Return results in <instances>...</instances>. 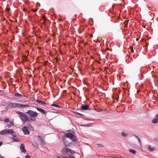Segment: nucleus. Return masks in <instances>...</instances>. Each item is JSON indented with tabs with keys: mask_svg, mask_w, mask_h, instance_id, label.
<instances>
[{
	"mask_svg": "<svg viewBox=\"0 0 158 158\" xmlns=\"http://www.w3.org/2000/svg\"><path fill=\"white\" fill-rule=\"evenodd\" d=\"M26 113L29 115L30 120L32 121L35 120V117L38 115L37 113L30 110H28Z\"/></svg>",
	"mask_w": 158,
	"mask_h": 158,
	"instance_id": "nucleus-1",
	"label": "nucleus"
},
{
	"mask_svg": "<svg viewBox=\"0 0 158 158\" xmlns=\"http://www.w3.org/2000/svg\"><path fill=\"white\" fill-rule=\"evenodd\" d=\"M16 113L19 115V117L24 123L28 121L29 120L28 117L25 113L19 111H17Z\"/></svg>",
	"mask_w": 158,
	"mask_h": 158,
	"instance_id": "nucleus-2",
	"label": "nucleus"
},
{
	"mask_svg": "<svg viewBox=\"0 0 158 158\" xmlns=\"http://www.w3.org/2000/svg\"><path fill=\"white\" fill-rule=\"evenodd\" d=\"M14 133L13 130L12 129H5L2 130L0 132V134L1 135H4L6 134H13Z\"/></svg>",
	"mask_w": 158,
	"mask_h": 158,
	"instance_id": "nucleus-3",
	"label": "nucleus"
},
{
	"mask_svg": "<svg viewBox=\"0 0 158 158\" xmlns=\"http://www.w3.org/2000/svg\"><path fill=\"white\" fill-rule=\"evenodd\" d=\"M65 137L69 138L73 141H75L76 140V137L72 133H66L64 135Z\"/></svg>",
	"mask_w": 158,
	"mask_h": 158,
	"instance_id": "nucleus-4",
	"label": "nucleus"
},
{
	"mask_svg": "<svg viewBox=\"0 0 158 158\" xmlns=\"http://www.w3.org/2000/svg\"><path fill=\"white\" fill-rule=\"evenodd\" d=\"M28 106L27 105L22 104L19 103H14L13 105V108H16L18 107H20L22 108H25V107Z\"/></svg>",
	"mask_w": 158,
	"mask_h": 158,
	"instance_id": "nucleus-5",
	"label": "nucleus"
},
{
	"mask_svg": "<svg viewBox=\"0 0 158 158\" xmlns=\"http://www.w3.org/2000/svg\"><path fill=\"white\" fill-rule=\"evenodd\" d=\"M69 148H63L61 151V153L63 155H65L68 153Z\"/></svg>",
	"mask_w": 158,
	"mask_h": 158,
	"instance_id": "nucleus-6",
	"label": "nucleus"
},
{
	"mask_svg": "<svg viewBox=\"0 0 158 158\" xmlns=\"http://www.w3.org/2000/svg\"><path fill=\"white\" fill-rule=\"evenodd\" d=\"M20 149L21 150V152L25 153L27 151L25 149V146L24 144H21L20 147Z\"/></svg>",
	"mask_w": 158,
	"mask_h": 158,
	"instance_id": "nucleus-7",
	"label": "nucleus"
},
{
	"mask_svg": "<svg viewBox=\"0 0 158 158\" xmlns=\"http://www.w3.org/2000/svg\"><path fill=\"white\" fill-rule=\"evenodd\" d=\"M81 109L83 110H87L89 109V106L87 105L82 104L81 106Z\"/></svg>",
	"mask_w": 158,
	"mask_h": 158,
	"instance_id": "nucleus-8",
	"label": "nucleus"
},
{
	"mask_svg": "<svg viewBox=\"0 0 158 158\" xmlns=\"http://www.w3.org/2000/svg\"><path fill=\"white\" fill-rule=\"evenodd\" d=\"M22 130L23 132L24 133V134L26 135H28L29 134L30 132L27 130V127H24L23 128Z\"/></svg>",
	"mask_w": 158,
	"mask_h": 158,
	"instance_id": "nucleus-9",
	"label": "nucleus"
},
{
	"mask_svg": "<svg viewBox=\"0 0 158 158\" xmlns=\"http://www.w3.org/2000/svg\"><path fill=\"white\" fill-rule=\"evenodd\" d=\"M51 108H54V109H59L60 108V106L54 104H51Z\"/></svg>",
	"mask_w": 158,
	"mask_h": 158,
	"instance_id": "nucleus-10",
	"label": "nucleus"
},
{
	"mask_svg": "<svg viewBox=\"0 0 158 158\" xmlns=\"http://www.w3.org/2000/svg\"><path fill=\"white\" fill-rule=\"evenodd\" d=\"M152 122L153 123H158V114L156 115L155 117L152 120Z\"/></svg>",
	"mask_w": 158,
	"mask_h": 158,
	"instance_id": "nucleus-11",
	"label": "nucleus"
},
{
	"mask_svg": "<svg viewBox=\"0 0 158 158\" xmlns=\"http://www.w3.org/2000/svg\"><path fill=\"white\" fill-rule=\"evenodd\" d=\"M75 153V152L73 150H71L69 148V149L68 155L70 156L73 155Z\"/></svg>",
	"mask_w": 158,
	"mask_h": 158,
	"instance_id": "nucleus-12",
	"label": "nucleus"
},
{
	"mask_svg": "<svg viewBox=\"0 0 158 158\" xmlns=\"http://www.w3.org/2000/svg\"><path fill=\"white\" fill-rule=\"evenodd\" d=\"M15 97L18 98V99H21L23 97V95L20 94H15Z\"/></svg>",
	"mask_w": 158,
	"mask_h": 158,
	"instance_id": "nucleus-13",
	"label": "nucleus"
},
{
	"mask_svg": "<svg viewBox=\"0 0 158 158\" xmlns=\"http://www.w3.org/2000/svg\"><path fill=\"white\" fill-rule=\"evenodd\" d=\"M35 102L41 105H46V103L45 102L40 100H36Z\"/></svg>",
	"mask_w": 158,
	"mask_h": 158,
	"instance_id": "nucleus-14",
	"label": "nucleus"
},
{
	"mask_svg": "<svg viewBox=\"0 0 158 158\" xmlns=\"http://www.w3.org/2000/svg\"><path fill=\"white\" fill-rule=\"evenodd\" d=\"M36 109L39 111L42 112L44 114H45V112L44 110L38 107H37Z\"/></svg>",
	"mask_w": 158,
	"mask_h": 158,
	"instance_id": "nucleus-15",
	"label": "nucleus"
},
{
	"mask_svg": "<svg viewBox=\"0 0 158 158\" xmlns=\"http://www.w3.org/2000/svg\"><path fill=\"white\" fill-rule=\"evenodd\" d=\"M38 137H39V139L41 140L40 143H41V144H44V140L42 139V138L40 136H38Z\"/></svg>",
	"mask_w": 158,
	"mask_h": 158,
	"instance_id": "nucleus-16",
	"label": "nucleus"
},
{
	"mask_svg": "<svg viewBox=\"0 0 158 158\" xmlns=\"http://www.w3.org/2000/svg\"><path fill=\"white\" fill-rule=\"evenodd\" d=\"M14 103H12L11 102H10L8 104V105L10 107H11L13 108V105Z\"/></svg>",
	"mask_w": 158,
	"mask_h": 158,
	"instance_id": "nucleus-17",
	"label": "nucleus"
},
{
	"mask_svg": "<svg viewBox=\"0 0 158 158\" xmlns=\"http://www.w3.org/2000/svg\"><path fill=\"white\" fill-rule=\"evenodd\" d=\"M129 151L130 152H131L134 154H135L136 153V151L134 149H130Z\"/></svg>",
	"mask_w": 158,
	"mask_h": 158,
	"instance_id": "nucleus-18",
	"label": "nucleus"
},
{
	"mask_svg": "<svg viewBox=\"0 0 158 158\" xmlns=\"http://www.w3.org/2000/svg\"><path fill=\"white\" fill-rule=\"evenodd\" d=\"M73 113H74L75 114H76L77 115H78L81 116H83V115L82 114L78 113L76 112H73Z\"/></svg>",
	"mask_w": 158,
	"mask_h": 158,
	"instance_id": "nucleus-19",
	"label": "nucleus"
},
{
	"mask_svg": "<svg viewBox=\"0 0 158 158\" xmlns=\"http://www.w3.org/2000/svg\"><path fill=\"white\" fill-rule=\"evenodd\" d=\"M154 148H152L150 146H149L148 147V149L150 151H152L154 149Z\"/></svg>",
	"mask_w": 158,
	"mask_h": 158,
	"instance_id": "nucleus-20",
	"label": "nucleus"
},
{
	"mask_svg": "<svg viewBox=\"0 0 158 158\" xmlns=\"http://www.w3.org/2000/svg\"><path fill=\"white\" fill-rule=\"evenodd\" d=\"M13 139L14 141H15V142H18L19 141V140L18 139L16 138V137L15 138H13Z\"/></svg>",
	"mask_w": 158,
	"mask_h": 158,
	"instance_id": "nucleus-21",
	"label": "nucleus"
},
{
	"mask_svg": "<svg viewBox=\"0 0 158 158\" xmlns=\"http://www.w3.org/2000/svg\"><path fill=\"white\" fill-rule=\"evenodd\" d=\"M122 135L124 137H126L128 136V135L127 134L125 133L124 132H123L122 133Z\"/></svg>",
	"mask_w": 158,
	"mask_h": 158,
	"instance_id": "nucleus-22",
	"label": "nucleus"
},
{
	"mask_svg": "<svg viewBox=\"0 0 158 158\" xmlns=\"http://www.w3.org/2000/svg\"><path fill=\"white\" fill-rule=\"evenodd\" d=\"M135 137L137 139V141L139 142V144H140V140L139 139L137 136H136Z\"/></svg>",
	"mask_w": 158,
	"mask_h": 158,
	"instance_id": "nucleus-23",
	"label": "nucleus"
},
{
	"mask_svg": "<svg viewBox=\"0 0 158 158\" xmlns=\"http://www.w3.org/2000/svg\"><path fill=\"white\" fill-rule=\"evenodd\" d=\"M5 121L7 123H8L9 122V119H5Z\"/></svg>",
	"mask_w": 158,
	"mask_h": 158,
	"instance_id": "nucleus-24",
	"label": "nucleus"
},
{
	"mask_svg": "<svg viewBox=\"0 0 158 158\" xmlns=\"http://www.w3.org/2000/svg\"><path fill=\"white\" fill-rule=\"evenodd\" d=\"M154 141L156 143H158V138H156L154 139Z\"/></svg>",
	"mask_w": 158,
	"mask_h": 158,
	"instance_id": "nucleus-25",
	"label": "nucleus"
},
{
	"mask_svg": "<svg viewBox=\"0 0 158 158\" xmlns=\"http://www.w3.org/2000/svg\"><path fill=\"white\" fill-rule=\"evenodd\" d=\"M7 127L8 128H10L11 127V125L10 124H7Z\"/></svg>",
	"mask_w": 158,
	"mask_h": 158,
	"instance_id": "nucleus-26",
	"label": "nucleus"
},
{
	"mask_svg": "<svg viewBox=\"0 0 158 158\" xmlns=\"http://www.w3.org/2000/svg\"><path fill=\"white\" fill-rule=\"evenodd\" d=\"M57 157L58 158H64V156H57Z\"/></svg>",
	"mask_w": 158,
	"mask_h": 158,
	"instance_id": "nucleus-27",
	"label": "nucleus"
},
{
	"mask_svg": "<svg viewBox=\"0 0 158 158\" xmlns=\"http://www.w3.org/2000/svg\"><path fill=\"white\" fill-rule=\"evenodd\" d=\"M25 158H30V156L29 155H26L25 156Z\"/></svg>",
	"mask_w": 158,
	"mask_h": 158,
	"instance_id": "nucleus-28",
	"label": "nucleus"
},
{
	"mask_svg": "<svg viewBox=\"0 0 158 158\" xmlns=\"http://www.w3.org/2000/svg\"><path fill=\"white\" fill-rule=\"evenodd\" d=\"M131 52H134V50L132 48H131Z\"/></svg>",
	"mask_w": 158,
	"mask_h": 158,
	"instance_id": "nucleus-29",
	"label": "nucleus"
},
{
	"mask_svg": "<svg viewBox=\"0 0 158 158\" xmlns=\"http://www.w3.org/2000/svg\"><path fill=\"white\" fill-rule=\"evenodd\" d=\"M98 146L99 147H103V146L102 144H98Z\"/></svg>",
	"mask_w": 158,
	"mask_h": 158,
	"instance_id": "nucleus-30",
	"label": "nucleus"
},
{
	"mask_svg": "<svg viewBox=\"0 0 158 158\" xmlns=\"http://www.w3.org/2000/svg\"><path fill=\"white\" fill-rule=\"evenodd\" d=\"M0 158H5L4 157L1 156V155H0Z\"/></svg>",
	"mask_w": 158,
	"mask_h": 158,
	"instance_id": "nucleus-31",
	"label": "nucleus"
},
{
	"mask_svg": "<svg viewBox=\"0 0 158 158\" xmlns=\"http://www.w3.org/2000/svg\"><path fill=\"white\" fill-rule=\"evenodd\" d=\"M13 134H12V135L13 137H16V136H15V135H13Z\"/></svg>",
	"mask_w": 158,
	"mask_h": 158,
	"instance_id": "nucleus-32",
	"label": "nucleus"
},
{
	"mask_svg": "<svg viewBox=\"0 0 158 158\" xmlns=\"http://www.w3.org/2000/svg\"><path fill=\"white\" fill-rule=\"evenodd\" d=\"M2 143L1 142H0V146L2 145Z\"/></svg>",
	"mask_w": 158,
	"mask_h": 158,
	"instance_id": "nucleus-33",
	"label": "nucleus"
},
{
	"mask_svg": "<svg viewBox=\"0 0 158 158\" xmlns=\"http://www.w3.org/2000/svg\"><path fill=\"white\" fill-rule=\"evenodd\" d=\"M88 126H88H88V125H86V124H85V125H83V126Z\"/></svg>",
	"mask_w": 158,
	"mask_h": 158,
	"instance_id": "nucleus-34",
	"label": "nucleus"
},
{
	"mask_svg": "<svg viewBox=\"0 0 158 158\" xmlns=\"http://www.w3.org/2000/svg\"><path fill=\"white\" fill-rule=\"evenodd\" d=\"M64 158H69L68 157H65V156H64Z\"/></svg>",
	"mask_w": 158,
	"mask_h": 158,
	"instance_id": "nucleus-35",
	"label": "nucleus"
},
{
	"mask_svg": "<svg viewBox=\"0 0 158 158\" xmlns=\"http://www.w3.org/2000/svg\"><path fill=\"white\" fill-rule=\"evenodd\" d=\"M10 10V8H8L7 9V11H9Z\"/></svg>",
	"mask_w": 158,
	"mask_h": 158,
	"instance_id": "nucleus-36",
	"label": "nucleus"
},
{
	"mask_svg": "<svg viewBox=\"0 0 158 158\" xmlns=\"http://www.w3.org/2000/svg\"><path fill=\"white\" fill-rule=\"evenodd\" d=\"M28 126V127H31V125H29Z\"/></svg>",
	"mask_w": 158,
	"mask_h": 158,
	"instance_id": "nucleus-37",
	"label": "nucleus"
},
{
	"mask_svg": "<svg viewBox=\"0 0 158 158\" xmlns=\"http://www.w3.org/2000/svg\"><path fill=\"white\" fill-rule=\"evenodd\" d=\"M11 123L12 124H13V123Z\"/></svg>",
	"mask_w": 158,
	"mask_h": 158,
	"instance_id": "nucleus-38",
	"label": "nucleus"
},
{
	"mask_svg": "<svg viewBox=\"0 0 158 158\" xmlns=\"http://www.w3.org/2000/svg\"><path fill=\"white\" fill-rule=\"evenodd\" d=\"M64 145H65V146H67L65 144H64Z\"/></svg>",
	"mask_w": 158,
	"mask_h": 158,
	"instance_id": "nucleus-39",
	"label": "nucleus"
},
{
	"mask_svg": "<svg viewBox=\"0 0 158 158\" xmlns=\"http://www.w3.org/2000/svg\"><path fill=\"white\" fill-rule=\"evenodd\" d=\"M72 157H73V156H72Z\"/></svg>",
	"mask_w": 158,
	"mask_h": 158,
	"instance_id": "nucleus-40",
	"label": "nucleus"
},
{
	"mask_svg": "<svg viewBox=\"0 0 158 158\" xmlns=\"http://www.w3.org/2000/svg\"><path fill=\"white\" fill-rule=\"evenodd\" d=\"M1 78L0 77V79H1Z\"/></svg>",
	"mask_w": 158,
	"mask_h": 158,
	"instance_id": "nucleus-41",
	"label": "nucleus"
}]
</instances>
